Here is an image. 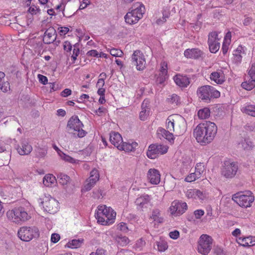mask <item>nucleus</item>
<instances>
[{
  "instance_id": "nucleus-10",
  "label": "nucleus",
  "mask_w": 255,
  "mask_h": 255,
  "mask_svg": "<svg viewBox=\"0 0 255 255\" xmlns=\"http://www.w3.org/2000/svg\"><path fill=\"white\" fill-rule=\"evenodd\" d=\"M239 167L235 162L225 161L221 168V175L227 179H231L236 175Z\"/></svg>"
},
{
  "instance_id": "nucleus-46",
  "label": "nucleus",
  "mask_w": 255,
  "mask_h": 255,
  "mask_svg": "<svg viewBox=\"0 0 255 255\" xmlns=\"http://www.w3.org/2000/svg\"><path fill=\"white\" fill-rule=\"evenodd\" d=\"M243 148L245 150H249L251 149L253 144L251 141L245 139L241 143Z\"/></svg>"
},
{
  "instance_id": "nucleus-63",
  "label": "nucleus",
  "mask_w": 255,
  "mask_h": 255,
  "mask_svg": "<svg viewBox=\"0 0 255 255\" xmlns=\"http://www.w3.org/2000/svg\"><path fill=\"white\" fill-rule=\"evenodd\" d=\"M149 102L148 100H144L141 104V110H149Z\"/></svg>"
},
{
  "instance_id": "nucleus-59",
  "label": "nucleus",
  "mask_w": 255,
  "mask_h": 255,
  "mask_svg": "<svg viewBox=\"0 0 255 255\" xmlns=\"http://www.w3.org/2000/svg\"><path fill=\"white\" fill-rule=\"evenodd\" d=\"M204 214V211L202 210H197L194 211V215L197 219H200Z\"/></svg>"
},
{
  "instance_id": "nucleus-61",
  "label": "nucleus",
  "mask_w": 255,
  "mask_h": 255,
  "mask_svg": "<svg viewBox=\"0 0 255 255\" xmlns=\"http://www.w3.org/2000/svg\"><path fill=\"white\" fill-rule=\"evenodd\" d=\"M38 77L39 79V81L43 84L45 85L48 82V79L47 78L43 76L42 75L39 74L38 75Z\"/></svg>"
},
{
  "instance_id": "nucleus-26",
  "label": "nucleus",
  "mask_w": 255,
  "mask_h": 255,
  "mask_svg": "<svg viewBox=\"0 0 255 255\" xmlns=\"http://www.w3.org/2000/svg\"><path fill=\"white\" fill-rule=\"evenodd\" d=\"M137 146V143L135 142H132L131 143H130L123 141L118 149L119 150L129 152L133 150Z\"/></svg>"
},
{
  "instance_id": "nucleus-20",
  "label": "nucleus",
  "mask_w": 255,
  "mask_h": 255,
  "mask_svg": "<svg viewBox=\"0 0 255 255\" xmlns=\"http://www.w3.org/2000/svg\"><path fill=\"white\" fill-rule=\"evenodd\" d=\"M110 140L111 143L119 148L123 142V138L119 133L113 132L110 134Z\"/></svg>"
},
{
  "instance_id": "nucleus-56",
  "label": "nucleus",
  "mask_w": 255,
  "mask_h": 255,
  "mask_svg": "<svg viewBox=\"0 0 255 255\" xmlns=\"http://www.w3.org/2000/svg\"><path fill=\"white\" fill-rule=\"evenodd\" d=\"M93 197L96 199H99L101 197H103L102 191L99 189L94 191L93 193Z\"/></svg>"
},
{
  "instance_id": "nucleus-36",
  "label": "nucleus",
  "mask_w": 255,
  "mask_h": 255,
  "mask_svg": "<svg viewBox=\"0 0 255 255\" xmlns=\"http://www.w3.org/2000/svg\"><path fill=\"white\" fill-rule=\"evenodd\" d=\"M204 170L205 167L203 163L200 162L196 164L195 173L197 174L199 178H200L201 175L204 172Z\"/></svg>"
},
{
  "instance_id": "nucleus-41",
  "label": "nucleus",
  "mask_w": 255,
  "mask_h": 255,
  "mask_svg": "<svg viewBox=\"0 0 255 255\" xmlns=\"http://www.w3.org/2000/svg\"><path fill=\"white\" fill-rule=\"evenodd\" d=\"M58 154L61 157L62 159H63L66 161H68L70 163H74L75 162V160L73 158L71 157L69 155H66L62 151H60V152H58Z\"/></svg>"
},
{
  "instance_id": "nucleus-21",
  "label": "nucleus",
  "mask_w": 255,
  "mask_h": 255,
  "mask_svg": "<svg viewBox=\"0 0 255 255\" xmlns=\"http://www.w3.org/2000/svg\"><path fill=\"white\" fill-rule=\"evenodd\" d=\"M150 201L149 196L148 195H145L137 198L135 200L136 205L139 209L146 208Z\"/></svg>"
},
{
  "instance_id": "nucleus-29",
  "label": "nucleus",
  "mask_w": 255,
  "mask_h": 255,
  "mask_svg": "<svg viewBox=\"0 0 255 255\" xmlns=\"http://www.w3.org/2000/svg\"><path fill=\"white\" fill-rule=\"evenodd\" d=\"M242 111L246 114L255 117V105H248L242 108Z\"/></svg>"
},
{
  "instance_id": "nucleus-6",
  "label": "nucleus",
  "mask_w": 255,
  "mask_h": 255,
  "mask_svg": "<svg viewBox=\"0 0 255 255\" xmlns=\"http://www.w3.org/2000/svg\"><path fill=\"white\" fill-rule=\"evenodd\" d=\"M17 235L21 240L29 242L39 236V230L35 227H22L18 230Z\"/></svg>"
},
{
  "instance_id": "nucleus-44",
  "label": "nucleus",
  "mask_w": 255,
  "mask_h": 255,
  "mask_svg": "<svg viewBox=\"0 0 255 255\" xmlns=\"http://www.w3.org/2000/svg\"><path fill=\"white\" fill-rule=\"evenodd\" d=\"M169 12L168 11L164 10L163 12L162 19L159 18L156 20L157 24H161L166 21V19L169 17Z\"/></svg>"
},
{
  "instance_id": "nucleus-3",
  "label": "nucleus",
  "mask_w": 255,
  "mask_h": 255,
  "mask_svg": "<svg viewBox=\"0 0 255 255\" xmlns=\"http://www.w3.org/2000/svg\"><path fill=\"white\" fill-rule=\"evenodd\" d=\"M116 216V213L111 207L105 205L99 206L96 218L98 222L103 225L113 222Z\"/></svg>"
},
{
  "instance_id": "nucleus-47",
  "label": "nucleus",
  "mask_w": 255,
  "mask_h": 255,
  "mask_svg": "<svg viewBox=\"0 0 255 255\" xmlns=\"http://www.w3.org/2000/svg\"><path fill=\"white\" fill-rule=\"evenodd\" d=\"M110 53L112 56L115 57H121L123 54L122 50L115 48L111 49Z\"/></svg>"
},
{
  "instance_id": "nucleus-19",
  "label": "nucleus",
  "mask_w": 255,
  "mask_h": 255,
  "mask_svg": "<svg viewBox=\"0 0 255 255\" xmlns=\"http://www.w3.org/2000/svg\"><path fill=\"white\" fill-rule=\"evenodd\" d=\"M17 150L20 155H28L32 150V147L27 141L24 140L21 143V146L17 147Z\"/></svg>"
},
{
  "instance_id": "nucleus-7",
  "label": "nucleus",
  "mask_w": 255,
  "mask_h": 255,
  "mask_svg": "<svg viewBox=\"0 0 255 255\" xmlns=\"http://www.w3.org/2000/svg\"><path fill=\"white\" fill-rule=\"evenodd\" d=\"M233 200L240 206L248 207L251 206V203L254 200V196L252 195L251 191H247L245 193H237L233 196Z\"/></svg>"
},
{
  "instance_id": "nucleus-32",
  "label": "nucleus",
  "mask_w": 255,
  "mask_h": 255,
  "mask_svg": "<svg viewBox=\"0 0 255 255\" xmlns=\"http://www.w3.org/2000/svg\"><path fill=\"white\" fill-rule=\"evenodd\" d=\"M198 116L201 119H206L210 116V110L208 108L201 109L198 112Z\"/></svg>"
},
{
  "instance_id": "nucleus-48",
  "label": "nucleus",
  "mask_w": 255,
  "mask_h": 255,
  "mask_svg": "<svg viewBox=\"0 0 255 255\" xmlns=\"http://www.w3.org/2000/svg\"><path fill=\"white\" fill-rule=\"evenodd\" d=\"M160 74L167 75V64L165 62H162L160 64Z\"/></svg>"
},
{
  "instance_id": "nucleus-33",
  "label": "nucleus",
  "mask_w": 255,
  "mask_h": 255,
  "mask_svg": "<svg viewBox=\"0 0 255 255\" xmlns=\"http://www.w3.org/2000/svg\"><path fill=\"white\" fill-rule=\"evenodd\" d=\"M57 180L59 183L62 185L67 184L70 180V177L67 175L59 173L57 175Z\"/></svg>"
},
{
  "instance_id": "nucleus-42",
  "label": "nucleus",
  "mask_w": 255,
  "mask_h": 255,
  "mask_svg": "<svg viewBox=\"0 0 255 255\" xmlns=\"http://www.w3.org/2000/svg\"><path fill=\"white\" fill-rule=\"evenodd\" d=\"M97 182L94 181H90L89 179L86 180V183L84 186L83 190L85 191L90 190L95 185Z\"/></svg>"
},
{
  "instance_id": "nucleus-39",
  "label": "nucleus",
  "mask_w": 255,
  "mask_h": 255,
  "mask_svg": "<svg viewBox=\"0 0 255 255\" xmlns=\"http://www.w3.org/2000/svg\"><path fill=\"white\" fill-rule=\"evenodd\" d=\"M160 212L158 210H153L151 216V218L154 221H156L158 223H162V219L159 217Z\"/></svg>"
},
{
  "instance_id": "nucleus-2",
  "label": "nucleus",
  "mask_w": 255,
  "mask_h": 255,
  "mask_svg": "<svg viewBox=\"0 0 255 255\" xmlns=\"http://www.w3.org/2000/svg\"><path fill=\"white\" fill-rule=\"evenodd\" d=\"M217 127L211 122L199 124L194 129L193 134L197 142L201 144L210 143L215 137Z\"/></svg>"
},
{
  "instance_id": "nucleus-50",
  "label": "nucleus",
  "mask_w": 255,
  "mask_h": 255,
  "mask_svg": "<svg viewBox=\"0 0 255 255\" xmlns=\"http://www.w3.org/2000/svg\"><path fill=\"white\" fill-rule=\"evenodd\" d=\"M149 114V110H141V111L139 113V118L142 121H144L147 117Z\"/></svg>"
},
{
  "instance_id": "nucleus-23",
  "label": "nucleus",
  "mask_w": 255,
  "mask_h": 255,
  "mask_svg": "<svg viewBox=\"0 0 255 255\" xmlns=\"http://www.w3.org/2000/svg\"><path fill=\"white\" fill-rule=\"evenodd\" d=\"M174 80L176 84L181 87H187L190 83L189 78L182 75H176L174 77Z\"/></svg>"
},
{
  "instance_id": "nucleus-22",
  "label": "nucleus",
  "mask_w": 255,
  "mask_h": 255,
  "mask_svg": "<svg viewBox=\"0 0 255 255\" xmlns=\"http://www.w3.org/2000/svg\"><path fill=\"white\" fill-rule=\"evenodd\" d=\"M210 78L218 84H221L224 82V76L222 71L212 72Z\"/></svg>"
},
{
  "instance_id": "nucleus-57",
  "label": "nucleus",
  "mask_w": 255,
  "mask_h": 255,
  "mask_svg": "<svg viewBox=\"0 0 255 255\" xmlns=\"http://www.w3.org/2000/svg\"><path fill=\"white\" fill-rule=\"evenodd\" d=\"M169 237L174 240H176L179 237V232L175 230L174 231L171 232L169 233Z\"/></svg>"
},
{
  "instance_id": "nucleus-51",
  "label": "nucleus",
  "mask_w": 255,
  "mask_h": 255,
  "mask_svg": "<svg viewBox=\"0 0 255 255\" xmlns=\"http://www.w3.org/2000/svg\"><path fill=\"white\" fill-rule=\"evenodd\" d=\"M28 12L31 14H36L40 13V9L35 5H31L28 9Z\"/></svg>"
},
{
  "instance_id": "nucleus-17",
  "label": "nucleus",
  "mask_w": 255,
  "mask_h": 255,
  "mask_svg": "<svg viewBox=\"0 0 255 255\" xmlns=\"http://www.w3.org/2000/svg\"><path fill=\"white\" fill-rule=\"evenodd\" d=\"M56 31L53 27H49L45 32L43 38V42L45 44L53 43L56 38Z\"/></svg>"
},
{
  "instance_id": "nucleus-37",
  "label": "nucleus",
  "mask_w": 255,
  "mask_h": 255,
  "mask_svg": "<svg viewBox=\"0 0 255 255\" xmlns=\"http://www.w3.org/2000/svg\"><path fill=\"white\" fill-rule=\"evenodd\" d=\"M35 151L36 156L39 158L44 157L47 154V149L45 148L38 147L35 149Z\"/></svg>"
},
{
  "instance_id": "nucleus-54",
  "label": "nucleus",
  "mask_w": 255,
  "mask_h": 255,
  "mask_svg": "<svg viewBox=\"0 0 255 255\" xmlns=\"http://www.w3.org/2000/svg\"><path fill=\"white\" fill-rule=\"evenodd\" d=\"M214 253L216 254V255H226V253L223 250V249L219 247H216L214 249Z\"/></svg>"
},
{
  "instance_id": "nucleus-34",
  "label": "nucleus",
  "mask_w": 255,
  "mask_h": 255,
  "mask_svg": "<svg viewBox=\"0 0 255 255\" xmlns=\"http://www.w3.org/2000/svg\"><path fill=\"white\" fill-rule=\"evenodd\" d=\"M221 37H218V34L216 31H213L209 33L208 38V43H214L219 42Z\"/></svg>"
},
{
  "instance_id": "nucleus-9",
  "label": "nucleus",
  "mask_w": 255,
  "mask_h": 255,
  "mask_svg": "<svg viewBox=\"0 0 255 255\" xmlns=\"http://www.w3.org/2000/svg\"><path fill=\"white\" fill-rule=\"evenodd\" d=\"M67 127L74 130L73 134L79 137L85 136L86 132L82 129L83 124L77 116H72L69 120Z\"/></svg>"
},
{
  "instance_id": "nucleus-60",
  "label": "nucleus",
  "mask_w": 255,
  "mask_h": 255,
  "mask_svg": "<svg viewBox=\"0 0 255 255\" xmlns=\"http://www.w3.org/2000/svg\"><path fill=\"white\" fill-rule=\"evenodd\" d=\"M60 235L58 234H53L51 235V241L52 242L54 243H56L58 242L60 240Z\"/></svg>"
},
{
  "instance_id": "nucleus-14",
  "label": "nucleus",
  "mask_w": 255,
  "mask_h": 255,
  "mask_svg": "<svg viewBox=\"0 0 255 255\" xmlns=\"http://www.w3.org/2000/svg\"><path fill=\"white\" fill-rule=\"evenodd\" d=\"M187 209V205L185 202L179 200H174L171 203L169 210L171 214L178 216L183 214Z\"/></svg>"
},
{
  "instance_id": "nucleus-43",
  "label": "nucleus",
  "mask_w": 255,
  "mask_h": 255,
  "mask_svg": "<svg viewBox=\"0 0 255 255\" xmlns=\"http://www.w3.org/2000/svg\"><path fill=\"white\" fill-rule=\"evenodd\" d=\"M158 250L159 252H164L168 248L167 243L164 241L158 242L157 243Z\"/></svg>"
},
{
  "instance_id": "nucleus-49",
  "label": "nucleus",
  "mask_w": 255,
  "mask_h": 255,
  "mask_svg": "<svg viewBox=\"0 0 255 255\" xmlns=\"http://www.w3.org/2000/svg\"><path fill=\"white\" fill-rule=\"evenodd\" d=\"M199 178L198 176H197V174L194 172L191 173L189 175H188L185 178V181L188 182H191L194 181L196 179Z\"/></svg>"
},
{
  "instance_id": "nucleus-13",
  "label": "nucleus",
  "mask_w": 255,
  "mask_h": 255,
  "mask_svg": "<svg viewBox=\"0 0 255 255\" xmlns=\"http://www.w3.org/2000/svg\"><path fill=\"white\" fill-rule=\"evenodd\" d=\"M131 61L133 65L136 66L137 70H143L146 65L144 55L139 50H135L131 56Z\"/></svg>"
},
{
  "instance_id": "nucleus-55",
  "label": "nucleus",
  "mask_w": 255,
  "mask_h": 255,
  "mask_svg": "<svg viewBox=\"0 0 255 255\" xmlns=\"http://www.w3.org/2000/svg\"><path fill=\"white\" fill-rule=\"evenodd\" d=\"M72 94V91L69 89H65L62 91L60 94L61 96L63 97H67Z\"/></svg>"
},
{
  "instance_id": "nucleus-64",
  "label": "nucleus",
  "mask_w": 255,
  "mask_h": 255,
  "mask_svg": "<svg viewBox=\"0 0 255 255\" xmlns=\"http://www.w3.org/2000/svg\"><path fill=\"white\" fill-rule=\"evenodd\" d=\"M90 4V1L89 0H83L82 2H81V4L79 6L80 9H83L86 8L88 5Z\"/></svg>"
},
{
  "instance_id": "nucleus-62",
  "label": "nucleus",
  "mask_w": 255,
  "mask_h": 255,
  "mask_svg": "<svg viewBox=\"0 0 255 255\" xmlns=\"http://www.w3.org/2000/svg\"><path fill=\"white\" fill-rule=\"evenodd\" d=\"M167 78V75L159 74V76L157 78V82L160 84L164 83Z\"/></svg>"
},
{
  "instance_id": "nucleus-8",
  "label": "nucleus",
  "mask_w": 255,
  "mask_h": 255,
  "mask_svg": "<svg viewBox=\"0 0 255 255\" xmlns=\"http://www.w3.org/2000/svg\"><path fill=\"white\" fill-rule=\"evenodd\" d=\"M197 94L199 97L207 102L210 101L212 98H218L220 96V92L213 87L206 85L198 88Z\"/></svg>"
},
{
  "instance_id": "nucleus-1",
  "label": "nucleus",
  "mask_w": 255,
  "mask_h": 255,
  "mask_svg": "<svg viewBox=\"0 0 255 255\" xmlns=\"http://www.w3.org/2000/svg\"><path fill=\"white\" fill-rule=\"evenodd\" d=\"M166 124L168 130L163 128H159L157 130V134L159 138L162 136L169 141L174 139L173 135L171 131L175 132L177 135H180L186 130L185 120L178 115L170 116L166 120Z\"/></svg>"
},
{
  "instance_id": "nucleus-16",
  "label": "nucleus",
  "mask_w": 255,
  "mask_h": 255,
  "mask_svg": "<svg viewBox=\"0 0 255 255\" xmlns=\"http://www.w3.org/2000/svg\"><path fill=\"white\" fill-rule=\"evenodd\" d=\"M248 74L251 80L243 82L241 86L243 88L247 90H251L255 87V62L252 64Z\"/></svg>"
},
{
  "instance_id": "nucleus-27",
  "label": "nucleus",
  "mask_w": 255,
  "mask_h": 255,
  "mask_svg": "<svg viewBox=\"0 0 255 255\" xmlns=\"http://www.w3.org/2000/svg\"><path fill=\"white\" fill-rule=\"evenodd\" d=\"M5 74L0 71V89L3 92H6L10 90L9 83L4 81Z\"/></svg>"
},
{
  "instance_id": "nucleus-24",
  "label": "nucleus",
  "mask_w": 255,
  "mask_h": 255,
  "mask_svg": "<svg viewBox=\"0 0 255 255\" xmlns=\"http://www.w3.org/2000/svg\"><path fill=\"white\" fill-rule=\"evenodd\" d=\"M184 54L187 58L197 59L201 56L202 52L198 49H188L184 51Z\"/></svg>"
},
{
  "instance_id": "nucleus-11",
  "label": "nucleus",
  "mask_w": 255,
  "mask_h": 255,
  "mask_svg": "<svg viewBox=\"0 0 255 255\" xmlns=\"http://www.w3.org/2000/svg\"><path fill=\"white\" fill-rule=\"evenodd\" d=\"M213 239L205 234L202 235L199 238L198 245V252L203 255H207L212 249Z\"/></svg>"
},
{
  "instance_id": "nucleus-15",
  "label": "nucleus",
  "mask_w": 255,
  "mask_h": 255,
  "mask_svg": "<svg viewBox=\"0 0 255 255\" xmlns=\"http://www.w3.org/2000/svg\"><path fill=\"white\" fill-rule=\"evenodd\" d=\"M41 203L45 210L50 214H54L58 211V202L53 198L46 197Z\"/></svg>"
},
{
  "instance_id": "nucleus-28",
  "label": "nucleus",
  "mask_w": 255,
  "mask_h": 255,
  "mask_svg": "<svg viewBox=\"0 0 255 255\" xmlns=\"http://www.w3.org/2000/svg\"><path fill=\"white\" fill-rule=\"evenodd\" d=\"M57 182V179L52 174L46 175L43 179V183L46 186L49 187L54 184Z\"/></svg>"
},
{
  "instance_id": "nucleus-12",
  "label": "nucleus",
  "mask_w": 255,
  "mask_h": 255,
  "mask_svg": "<svg viewBox=\"0 0 255 255\" xmlns=\"http://www.w3.org/2000/svg\"><path fill=\"white\" fill-rule=\"evenodd\" d=\"M168 147L161 144H151L146 152L147 157L150 159H155L159 154L167 152Z\"/></svg>"
},
{
  "instance_id": "nucleus-4",
  "label": "nucleus",
  "mask_w": 255,
  "mask_h": 255,
  "mask_svg": "<svg viewBox=\"0 0 255 255\" xmlns=\"http://www.w3.org/2000/svg\"><path fill=\"white\" fill-rule=\"evenodd\" d=\"M9 220L16 224L25 222L30 218V216L22 207L14 208L9 210L6 213Z\"/></svg>"
},
{
  "instance_id": "nucleus-40",
  "label": "nucleus",
  "mask_w": 255,
  "mask_h": 255,
  "mask_svg": "<svg viewBox=\"0 0 255 255\" xmlns=\"http://www.w3.org/2000/svg\"><path fill=\"white\" fill-rule=\"evenodd\" d=\"M210 51L212 53H215L217 52L219 48H220V43L219 42H215L213 43H208Z\"/></svg>"
},
{
  "instance_id": "nucleus-35",
  "label": "nucleus",
  "mask_w": 255,
  "mask_h": 255,
  "mask_svg": "<svg viewBox=\"0 0 255 255\" xmlns=\"http://www.w3.org/2000/svg\"><path fill=\"white\" fill-rule=\"evenodd\" d=\"M83 241V240H73L67 244V247L73 249L79 248L81 246Z\"/></svg>"
},
{
  "instance_id": "nucleus-45",
  "label": "nucleus",
  "mask_w": 255,
  "mask_h": 255,
  "mask_svg": "<svg viewBox=\"0 0 255 255\" xmlns=\"http://www.w3.org/2000/svg\"><path fill=\"white\" fill-rule=\"evenodd\" d=\"M168 100L170 103L174 104L175 105H178L180 103V98L176 94L172 95L171 97L168 99Z\"/></svg>"
},
{
  "instance_id": "nucleus-58",
  "label": "nucleus",
  "mask_w": 255,
  "mask_h": 255,
  "mask_svg": "<svg viewBox=\"0 0 255 255\" xmlns=\"http://www.w3.org/2000/svg\"><path fill=\"white\" fill-rule=\"evenodd\" d=\"M195 199H199L200 200H203L204 198V196L203 194V193L198 190H195Z\"/></svg>"
},
{
  "instance_id": "nucleus-53",
  "label": "nucleus",
  "mask_w": 255,
  "mask_h": 255,
  "mask_svg": "<svg viewBox=\"0 0 255 255\" xmlns=\"http://www.w3.org/2000/svg\"><path fill=\"white\" fill-rule=\"evenodd\" d=\"M72 45L69 41H65L63 44L64 50L67 52H70L72 50Z\"/></svg>"
},
{
  "instance_id": "nucleus-31",
  "label": "nucleus",
  "mask_w": 255,
  "mask_h": 255,
  "mask_svg": "<svg viewBox=\"0 0 255 255\" xmlns=\"http://www.w3.org/2000/svg\"><path fill=\"white\" fill-rule=\"evenodd\" d=\"M243 47L239 46L237 49L234 51L233 55L234 57L233 61L236 63L240 62L242 60V56L241 55Z\"/></svg>"
},
{
  "instance_id": "nucleus-38",
  "label": "nucleus",
  "mask_w": 255,
  "mask_h": 255,
  "mask_svg": "<svg viewBox=\"0 0 255 255\" xmlns=\"http://www.w3.org/2000/svg\"><path fill=\"white\" fill-rule=\"evenodd\" d=\"M90 181H94L97 182L99 179V173L96 169H93L90 172V176L89 178Z\"/></svg>"
},
{
  "instance_id": "nucleus-5",
  "label": "nucleus",
  "mask_w": 255,
  "mask_h": 255,
  "mask_svg": "<svg viewBox=\"0 0 255 255\" xmlns=\"http://www.w3.org/2000/svg\"><path fill=\"white\" fill-rule=\"evenodd\" d=\"M134 8L128 12L125 16V21L130 24L136 23L139 19L141 18L145 11V8L143 4L136 3L133 5Z\"/></svg>"
},
{
  "instance_id": "nucleus-30",
  "label": "nucleus",
  "mask_w": 255,
  "mask_h": 255,
  "mask_svg": "<svg viewBox=\"0 0 255 255\" xmlns=\"http://www.w3.org/2000/svg\"><path fill=\"white\" fill-rule=\"evenodd\" d=\"M115 240L118 244L121 247L126 246L129 243V240L128 237L122 235L116 236Z\"/></svg>"
},
{
  "instance_id": "nucleus-25",
  "label": "nucleus",
  "mask_w": 255,
  "mask_h": 255,
  "mask_svg": "<svg viewBox=\"0 0 255 255\" xmlns=\"http://www.w3.org/2000/svg\"><path fill=\"white\" fill-rule=\"evenodd\" d=\"M255 238L252 236L248 237L240 238L238 243L244 247H251L255 245Z\"/></svg>"
},
{
  "instance_id": "nucleus-52",
  "label": "nucleus",
  "mask_w": 255,
  "mask_h": 255,
  "mask_svg": "<svg viewBox=\"0 0 255 255\" xmlns=\"http://www.w3.org/2000/svg\"><path fill=\"white\" fill-rule=\"evenodd\" d=\"M118 229L124 233H127L128 230L127 224L123 222H122L118 225Z\"/></svg>"
},
{
  "instance_id": "nucleus-18",
  "label": "nucleus",
  "mask_w": 255,
  "mask_h": 255,
  "mask_svg": "<svg viewBox=\"0 0 255 255\" xmlns=\"http://www.w3.org/2000/svg\"><path fill=\"white\" fill-rule=\"evenodd\" d=\"M147 178L151 184H158L160 181L159 172L154 168L150 169L147 172Z\"/></svg>"
}]
</instances>
